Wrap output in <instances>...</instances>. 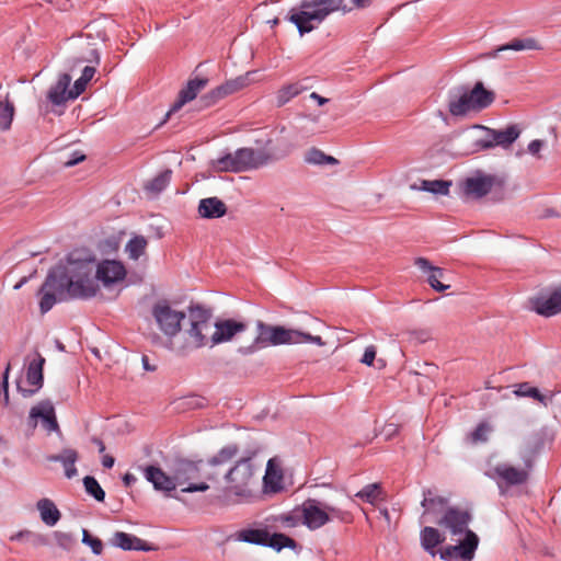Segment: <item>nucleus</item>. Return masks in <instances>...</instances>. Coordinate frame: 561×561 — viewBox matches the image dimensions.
<instances>
[{
	"label": "nucleus",
	"mask_w": 561,
	"mask_h": 561,
	"mask_svg": "<svg viewBox=\"0 0 561 561\" xmlns=\"http://www.w3.org/2000/svg\"><path fill=\"white\" fill-rule=\"evenodd\" d=\"M495 184L503 185V181L499 180L495 175H478L467 178L463 182V193L467 196L481 198L486 196Z\"/></svg>",
	"instance_id": "nucleus-15"
},
{
	"label": "nucleus",
	"mask_w": 561,
	"mask_h": 561,
	"mask_svg": "<svg viewBox=\"0 0 561 561\" xmlns=\"http://www.w3.org/2000/svg\"><path fill=\"white\" fill-rule=\"evenodd\" d=\"M288 548L295 551H300L302 547L290 536L283 534V549Z\"/></svg>",
	"instance_id": "nucleus-57"
},
{
	"label": "nucleus",
	"mask_w": 561,
	"mask_h": 561,
	"mask_svg": "<svg viewBox=\"0 0 561 561\" xmlns=\"http://www.w3.org/2000/svg\"><path fill=\"white\" fill-rule=\"evenodd\" d=\"M95 73V68L92 67V66H85L83 69H82V73H81V79L85 80L87 82H89Z\"/></svg>",
	"instance_id": "nucleus-62"
},
{
	"label": "nucleus",
	"mask_w": 561,
	"mask_h": 561,
	"mask_svg": "<svg viewBox=\"0 0 561 561\" xmlns=\"http://www.w3.org/2000/svg\"><path fill=\"white\" fill-rule=\"evenodd\" d=\"M207 78L190 79L186 85L180 90L176 101L167 112L165 118L161 124H163L173 113L180 111L186 103L193 101L197 96L199 91L207 85Z\"/></svg>",
	"instance_id": "nucleus-16"
},
{
	"label": "nucleus",
	"mask_w": 561,
	"mask_h": 561,
	"mask_svg": "<svg viewBox=\"0 0 561 561\" xmlns=\"http://www.w3.org/2000/svg\"><path fill=\"white\" fill-rule=\"evenodd\" d=\"M449 546L457 560L472 561L479 546V537L474 531L468 530L458 545Z\"/></svg>",
	"instance_id": "nucleus-20"
},
{
	"label": "nucleus",
	"mask_w": 561,
	"mask_h": 561,
	"mask_svg": "<svg viewBox=\"0 0 561 561\" xmlns=\"http://www.w3.org/2000/svg\"><path fill=\"white\" fill-rule=\"evenodd\" d=\"M37 420H41L42 426L48 433L55 432L61 434L54 404L50 400H42L32 407L28 413L27 425L34 430L37 426Z\"/></svg>",
	"instance_id": "nucleus-10"
},
{
	"label": "nucleus",
	"mask_w": 561,
	"mask_h": 561,
	"mask_svg": "<svg viewBox=\"0 0 561 561\" xmlns=\"http://www.w3.org/2000/svg\"><path fill=\"white\" fill-rule=\"evenodd\" d=\"M253 73L254 72H252V71H248L247 73L239 76L237 78L227 80L225 83L213 89L207 94H205L201 98L199 102L202 103V106L210 107V106L215 105L221 99L248 87L251 82V76Z\"/></svg>",
	"instance_id": "nucleus-9"
},
{
	"label": "nucleus",
	"mask_w": 561,
	"mask_h": 561,
	"mask_svg": "<svg viewBox=\"0 0 561 561\" xmlns=\"http://www.w3.org/2000/svg\"><path fill=\"white\" fill-rule=\"evenodd\" d=\"M89 54H90V58L78 59V64H81L83 61H95L96 64L100 62V55L96 49H90Z\"/></svg>",
	"instance_id": "nucleus-63"
},
{
	"label": "nucleus",
	"mask_w": 561,
	"mask_h": 561,
	"mask_svg": "<svg viewBox=\"0 0 561 561\" xmlns=\"http://www.w3.org/2000/svg\"><path fill=\"white\" fill-rule=\"evenodd\" d=\"M261 333L257 337V341L268 342L273 345L280 344V325H276L273 328H265L262 323H260Z\"/></svg>",
	"instance_id": "nucleus-41"
},
{
	"label": "nucleus",
	"mask_w": 561,
	"mask_h": 561,
	"mask_svg": "<svg viewBox=\"0 0 561 561\" xmlns=\"http://www.w3.org/2000/svg\"><path fill=\"white\" fill-rule=\"evenodd\" d=\"M486 431L488 426L484 423L479 424L470 434L472 442H485Z\"/></svg>",
	"instance_id": "nucleus-54"
},
{
	"label": "nucleus",
	"mask_w": 561,
	"mask_h": 561,
	"mask_svg": "<svg viewBox=\"0 0 561 561\" xmlns=\"http://www.w3.org/2000/svg\"><path fill=\"white\" fill-rule=\"evenodd\" d=\"M198 467L197 463L188 460H181L174 470V478L176 480V485H184L191 479L197 477Z\"/></svg>",
	"instance_id": "nucleus-32"
},
{
	"label": "nucleus",
	"mask_w": 561,
	"mask_h": 561,
	"mask_svg": "<svg viewBox=\"0 0 561 561\" xmlns=\"http://www.w3.org/2000/svg\"><path fill=\"white\" fill-rule=\"evenodd\" d=\"M325 511L328 512V516L332 519H337L342 523L350 524L353 522V515L348 511L341 510L336 506H333L327 502H324Z\"/></svg>",
	"instance_id": "nucleus-45"
},
{
	"label": "nucleus",
	"mask_w": 561,
	"mask_h": 561,
	"mask_svg": "<svg viewBox=\"0 0 561 561\" xmlns=\"http://www.w3.org/2000/svg\"><path fill=\"white\" fill-rule=\"evenodd\" d=\"M451 185L450 181L445 180H424L422 182V190L433 193V194H440V195H447L449 193V187Z\"/></svg>",
	"instance_id": "nucleus-40"
},
{
	"label": "nucleus",
	"mask_w": 561,
	"mask_h": 561,
	"mask_svg": "<svg viewBox=\"0 0 561 561\" xmlns=\"http://www.w3.org/2000/svg\"><path fill=\"white\" fill-rule=\"evenodd\" d=\"M197 211L202 218L217 219L227 214V206L218 197H207L199 201Z\"/></svg>",
	"instance_id": "nucleus-26"
},
{
	"label": "nucleus",
	"mask_w": 561,
	"mask_h": 561,
	"mask_svg": "<svg viewBox=\"0 0 561 561\" xmlns=\"http://www.w3.org/2000/svg\"><path fill=\"white\" fill-rule=\"evenodd\" d=\"M525 50V49H541V46L538 44L537 39L533 37L527 38H514L510 43L501 46L497 50Z\"/></svg>",
	"instance_id": "nucleus-38"
},
{
	"label": "nucleus",
	"mask_w": 561,
	"mask_h": 561,
	"mask_svg": "<svg viewBox=\"0 0 561 561\" xmlns=\"http://www.w3.org/2000/svg\"><path fill=\"white\" fill-rule=\"evenodd\" d=\"M25 362L27 365L26 382L27 385L32 386V388H23L20 382L16 383V388L24 398H28L34 396L43 387V367L45 364V358L38 352H35L33 357L31 358L27 356Z\"/></svg>",
	"instance_id": "nucleus-11"
},
{
	"label": "nucleus",
	"mask_w": 561,
	"mask_h": 561,
	"mask_svg": "<svg viewBox=\"0 0 561 561\" xmlns=\"http://www.w3.org/2000/svg\"><path fill=\"white\" fill-rule=\"evenodd\" d=\"M10 540L11 541L27 540V541H32L34 545H45L46 543V539H45L44 536L38 535V534H34V533H32L31 530H27V529L20 530L18 533L13 534L10 537Z\"/></svg>",
	"instance_id": "nucleus-46"
},
{
	"label": "nucleus",
	"mask_w": 561,
	"mask_h": 561,
	"mask_svg": "<svg viewBox=\"0 0 561 561\" xmlns=\"http://www.w3.org/2000/svg\"><path fill=\"white\" fill-rule=\"evenodd\" d=\"M383 494L380 483H370L365 485L360 491L356 493V497L364 502L375 505L378 500H381Z\"/></svg>",
	"instance_id": "nucleus-36"
},
{
	"label": "nucleus",
	"mask_w": 561,
	"mask_h": 561,
	"mask_svg": "<svg viewBox=\"0 0 561 561\" xmlns=\"http://www.w3.org/2000/svg\"><path fill=\"white\" fill-rule=\"evenodd\" d=\"M267 154L253 148H240L234 152H228L211 161V167L217 172H244L257 169L267 162Z\"/></svg>",
	"instance_id": "nucleus-6"
},
{
	"label": "nucleus",
	"mask_w": 561,
	"mask_h": 561,
	"mask_svg": "<svg viewBox=\"0 0 561 561\" xmlns=\"http://www.w3.org/2000/svg\"><path fill=\"white\" fill-rule=\"evenodd\" d=\"M439 557L444 561H457V559L455 558V556L451 551L450 546H446L445 548L440 549Z\"/></svg>",
	"instance_id": "nucleus-59"
},
{
	"label": "nucleus",
	"mask_w": 561,
	"mask_h": 561,
	"mask_svg": "<svg viewBox=\"0 0 561 561\" xmlns=\"http://www.w3.org/2000/svg\"><path fill=\"white\" fill-rule=\"evenodd\" d=\"M448 499L436 495L432 489L423 490V500L421 501V506L424 508L421 518H424L426 515L437 516L439 514H444L445 510L448 507Z\"/></svg>",
	"instance_id": "nucleus-21"
},
{
	"label": "nucleus",
	"mask_w": 561,
	"mask_h": 561,
	"mask_svg": "<svg viewBox=\"0 0 561 561\" xmlns=\"http://www.w3.org/2000/svg\"><path fill=\"white\" fill-rule=\"evenodd\" d=\"M305 161L309 164H317V165H323V164H339V160L335 159L332 156L325 154L322 150L312 147L310 148L305 156Z\"/></svg>",
	"instance_id": "nucleus-34"
},
{
	"label": "nucleus",
	"mask_w": 561,
	"mask_h": 561,
	"mask_svg": "<svg viewBox=\"0 0 561 561\" xmlns=\"http://www.w3.org/2000/svg\"><path fill=\"white\" fill-rule=\"evenodd\" d=\"M83 485L85 492L91 495L98 502H103L105 499V492L101 488L98 480L92 476H87L83 478Z\"/></svg>",
	"instance_id": "nucleus-39"
},
{
	"label": "nucleus",
	"mask_w": 561,
	"mask_h": 561,
	"mask_svg": "<svg viewBox=\"0 0 561 561\" xmlns=\"http://www.w3.org/2000/svg\"><path fill=\"white\" fill-rule=\"evenodd\" d=\"M545 442L541 437H534L526 443L525 455L523 456L524 463L527 469L533 467L534 458L543 448Z\"/></svg>",
	"instance_id": "nucleus-37"
},
{
	"label": "nucleus",
	"mask_w": 561,
	"mask_h": 561,
	"mask_svg": "<svg viewBox=\"0 0 561 561\" xmlns=\"http://www.w3.org/2000/svg\"><path fill=\"white\" fill-rule=\"evenodd\" d=\"M172 171L167 169L145 184V190L154 194L161 193L170 184Z\"/></svg>",
	"instance_id": "nucleus-33"
},
{
	"label": "nucleus",
	"mask_w": 561,
	"mask_h": 561,
	"mask_svg": "<svg viewBox=\"0 0 561 561\" xmlns=\"http://www.w3.org/2000/svg\"><path fill=\"white\" fill-rule=\"evenodd\" d=\"M9 370H10V365L7 366L4 373H3V377H2V382H1V391H2V394H3V405L4 407H8L9 405V381H8V378H9Z\"/></svg>",
	"instance_id": "nucleus-53"
},
{
	"label": "nucleus",
	"mask_w": 561,
	"mask_h": 561,
	"mask_svg": "<svg viewBox=\"0 0 561 561\" xmlns=\"http://www.w3.org/2000/svg\"><path fill=\"white\" fill-rule=\"evenodd\" d=\"M517 396L529 397L546 404V397L536 387H531L529 382H522L518 385V389L515 391Z\"/></svg>",
	"instance_id": "nucleus-44"
},
{
	"label": "nucleus",
	"mask_w": 561,
	"mask_h": 561,
	"mask_svg": "<svg viewBox=\"0 0 561 561\" xmlns=\"http://www.w3.org/2000/svg\"><path fill=\"white\" fill-rule=\"evenodd\" d=\"M471 520L472 515L468 510H462L458 506H448L436 524L447 528L453 536H466V533L470 530L468 526Z\"/></svg>",
	"instance_id": "nucleus-13"
},
{
	"label": "nucleus",
	"mask_w": 561,
	"mask_h": 561,
	"mask_svg": "<svg viewBox=\"0 0 561 561\" xmlns=\"http://www.w3.org/2000/svg\"><path fill=\"white\" fill-rule=\"evenodd\" d=\"M208 489H209V485L206 482L188 483L186 486L182 488L181 492H184V493L205 492Z\"/></svg>",
	"instance_id": "nucleus-56"
},
{
	"label": "nucleus",
	"mask_w": 561,
	"mask_h": 561,
	"mask_svg": "<svg viewBox=\"0 0 561 561\" xmlns=\"http://www.w3.org/2000/svg\"><path fill=\"white\" fill-rule=\"evenodd\" d=\"M244 329L245 325L243 323L233 320L215 322V330L210 334V346L231 340L236 333Z\"/></svg>",
	"instance_id": "nucleus-19"
},
{
	"label": "nucleus",
	"mask_w": 561,
	"mask_h": 561,
	"mask_svg": "<svg viewBox=\"0 0 561 561\" xmlns=\"http://www.w3.org/2000/svg\"><path fill=\"white\" fill-rule=\"evenodd\" d=\"M262 447L259 443H252L241 453L239 459L227 470L224 478L229 484V490L236 496L250 497L251 486L255 483V476L261 471Z\"/></svg>",
	"instance_id": "nucleus-2"
},
{
	"label": "nucleus",
	"mask_w": 561,
	"mask_h": 561,
	"mask_svg": "<svg viewBox=\"0 0 561 561\" xmlns=\"http://www.w3.org/2000/svg\"><path fill=\"white\" fill-rule=\"evenodd\" d=\"M239 451L240 449L237 444H228L210 457L207 460V465L211 468L226 466L239 454Z\"/></svg>",
	"instance_id": "nucleus-31"
},
{
	"label": "nucleus",
	"mask_w": 561,
	"mask_h": 561,
	"mask_svg": "<svg viewBox=\"0 0 561 561\" xmlns=\"http://www.w3.org/2000/svg\"><path fill=\"white\" fill-rule=\"evenodd\" d=\"M151 313L159 329L169 337H174L181 331V322L185 319V313L174 310L168 300L156 302Z\"/></svg>",
	"instance_id": "nucleus-8"
},
{
	"label": "nucleus",
	"mask_w": 561,
	"mask_h": 561,
	"mask_svg": "<svg viewBox=\"0 0 561 561\" xmlns=\"http://www.w3.org/2000/svg\"><path fill=\"white\" fill-rule=\"evenodd\" d=\"M306 332L283 327V344L306 343Z\"/></svg>",
	"instance_id": "nucleus-47"
},
{
	"label": "nucleus",
	"mask_w": 561,
	"mask_h": 561,
	"mask_svg": "<svg viewBox=\"0 0 561 561\" xmlns=\"http://www.w3.org/2000/svg\"><path fill=\"white\" fill-rule=\"evenodd\" d=\"M85 159L84 154H79L78 152H73L71 158H69L66 162V167H72L78 164L79 162L83 161Z\"/></svg>",
	"instance_id": "nucleus-61"
},
{
	"label": "nucleus",
	"mask_w": 561,
	"mask_h": 561,
	"mask_svg": "<svg viewBox=\"0 0 561 561\" xmlns=\"http://www.w3.org/2000/svg\"><path fill=\"white\" fill-rule=\"evenodd\" d=\"M414 265H416L422 271L430 273L427 283L434 290L443 293L450 287L449 285H445L439 280L444 276V270L442 267L434 266L426 257H416L414 260Z\"/></svg>",
	"instance_id": "nucleus-22"
},
{
	"label": "nucleus",
	"mask_w": 561,
	"mask_h": 561,
	"mask_svg": "<svg viewBox=\"0 0 561 561\" xmlns=\"http://www.w3.org/2000/svg\"><path fill=\"white\" fill-rule=\"evenodd\" d=\"M125 276V266L118 261H102L94 271V260H73L69 256L67 265L58 264L49 270L39 287V311L45 314L57 302L92 298L99 291L98 280L107 287Z\"/></svg>",
	"instance_id": "nucleus-1"
},
{
	"label": "nucleus",
	"mask_w": 561,
	"mask_h": 561,
	"mask_svg": "<svg viewBox=\"0 0 561 561\" xmlns=\"http://www.w3.org/2000/svg\"><path fill=\"white\" fill-rule=\"evenodd\" d=\"M280 491V469L278 468V458H271L266 463L265 474L263 477V492L277 493Z\"/></svg>",
	"instance_id": "nucleus-27"
},
{
	"label": "nucleus",
	"mask_w": 561,
	"mask_h": 561,
	"mask_svg": "<svg viewBox=\"0 0 561 561\" xmlns=\"http://www.w3.org/2000/svg\"><path fill=\"white\" fill-rule=\"evenodd\" d=\"M323 506L324 502L318 499L308 497L302 502V517L309 530H317L331 522Z\"/></svg>",
	"instance_id": "nucleus-14"
},
{
	"label": "nucleus",
	"mask_w": 561,
	"mask_h": 561,
	"mask_svg": "<svg viewBox=\"0 0 561 561\" xmlns=\"http://www.w3.org/2000/svg\"><path fill=\"white\" fill-rule=\"evenodd\" d=\"M184 404L190 409H202L207 405V399L198 394H192L184 399Z\"/></svg>",
	"instance_id": "nucleus-50"
},
{
	"label": "nucleus",
	"mask_w": 561,
	"mask_h": 561,
	"mask_svg": "<svg viewBox=\"0 0 561 561\" xmlns=\"http://www.w3.org/2000/svg\"><path fill=\"white\" fill-rule=\"evenodd\" d=\"M147 244L144 236H135L126 243L125 251L130 260L137 261L145 253Z\"/></svg>",
	"instance_id": "nucleus-35"
},
{
	"label": "nucleus",
	"mask_w": 561,
	"mask_h": 561,
	"mask_svg": "<svg viewBox=\"0 0 561 561\" xmlns=\"http://www.w3.org/2000/svg\"><path fill=\"white\" fill-rule=\"evenodd\" d=\"M145 478L152 483L157 491H162L167 496L180 500L176 494H173L178 486L174 476L170 477L165 474L159 467L148 466L145 469Z\"/></svg>",
	"instance_id": "nucleus-17"
},
{
	"label": "nucleus",
	"mask_w": 561,
	"mask_h": 561,
	"mask_svg": "<svg viewBox=\"0 0 561 561\" xmlns=\"http://www.w3.org/2000/svg\"><path fill=\"white\" fill-rule=\"evenodd\" d=\"M111 543L114 547H117L124 551H154L157 550V547L152 543H149L141 538L124 533V531H116L114 533Z\"/></svg>",
	"instance_id": "nucleus-18"
},
{
	"label": "nucleus",
	"mask_w": 561,
	"mask_h": 561,
	"mask_svg": "<svg viewBox=\"0 0 561 561\" xmlns=\"http://www.w3.org/2000/svg\"><path fill=\"white\" fill-rule=\"evenodd\" d=\"M495 100V93L485 89L481 81L472 89L468 85H457L448 92V111L451 116H465L469 112H480L489 107Z\"/></svg>",
	"instance_id": "nucleus-3"
},
{
	"label": "nucleus",
	"mask_w": 561,
	"mask_h": 561,
	"mask_svg": "<svg viewBox=\"0 0 561 561\" xmlns=\"http://www.w3.org/2000/svg\"><path fill=\"white\" fill-rule=\"evenodd\" d=\"M422 548L431 556H435V548L445 540L438 529L425 526L420 534Z\"/></svg>",
	"instance_id": "nucleus-29"
},
{
	"label": "nucleus",
	"mask_w": 561,
	"mask_h": 561,
	"mask_svg": "<svg viewBox=\"0 0 561 561\" xmlns=\"http://www.w3.org/2000/svg\"><path fill=\"white\" fill-rule=\"evenodd\" d=\"M14 107L9 102L0 101V129L7 130L10 128L13 121Z\"/></svg>",
	"instance_id": "nucleus-43"
},
{
	"label": "nucleus",
	"mask_w": 561,
	"mask_h": 561,
	"mask_svg": "<svg viewBox=\"0 0 561 561\" xmlns=\"http://www.w3.org/2000/svg\"><path fill=\"white\" fill-rule=\"evenodd\" d=\"M82 542L89 546L95 556H100L103 551L102 540L92 536L87 529L82 530Z\"/></svg>",
	"instance_id": "nucleus-49"
},
{
	"label": "nucleus",
	"mask_w": 561,
	"mask_h": 561,
	"mask_svg": "<svg viewBox=\"0 0 561 561\" xmlns=\"http://www.w3.org/2000/svg\"><path fill=\"white\" fill-rule=\"evenodd\" d=\"M545 145V141L541 140V139H534L531 140L529 144H528V151L536 156L539 153V151L541 150V148L543 147Z\"/></svg>",
	"instance_id": "nucleus-58"
},
{
	"label": "nucleus",
	"mask_w": 561,
	"mask_h": 561,
	"mask_svg": "<svg viewBox=\"0 0 561 561\" xmlns=\"http://www.w3.org/2000/svg\"><path fill=\"white\" fill-rule=\"evenodd\" d=\"M293 486L294 480H293V472L290 470L283 468V492L286 491V486Z\"/></svg>",
	"instance_id": "nucleus-60"
},
{
	"label": "nucleus",
	"mask_w": 561,
	"mask_h": 561,
	"mask_svg": "<svg viewBox=\"0 0 561 561\" xmlns=\"http://www.w3.org/2000/svg\"><path fill=\"white\" fill-rule=\"evenodd\" d=\"M79 459V454L73 448H64L57 455H48L46 460L49 462H60L65 470V476L72 479L78 474L76 462Z\"/></svg>",
	"instance_id": "nucleus-23"
},
{
	"label": "nucleus",
	"mask_w": 561,
	"mask_h": 561,
	"mask_svg": "<svg viewBox=\"0 0 561 561\" xmlns=\"http://www.w3.org/2000/svg\"><path fill=\"white\" fill-rule=\"evenodd\" d=\"M70 82V75L61 73L57 82L49 88L47 100L56 106L64 105L68 100H71L68 98Z\"/></svg>",
	"instance_id": "nucleus-25"
},
{
	"label": "nucleus",
	"mask_w": 561,
	"mask_h": 561,
	"mask_svg": "<svg viewBox=\"0 0 561 561\" xmlns=\"http://www.w3.org/2000/svg\"><path fill=\"white\" fill-rule=\"evenodd\" d=\"M376 346L369 345L365 348L364 355L360 359V363L371 366L374 364V360L376 358Z\"/></svg>",
	"instance_id": "nucleus-55"
},
{
	"label": "nucleus",
	"mask_w": 561,
	"mask_h": 561,
	"mask_svg": "<svg viewBox=\"0 0 561 561\" xmlns=\"http://www.w3.org/2000/svg\"><path fill=\"white\" fill-rule=\"evenodd\" d=\"M188 316L191 328L187 333L195 346L203 347L208 343L210 344V332L215 329V323L211 321V310L201 305H191L188 307Z\"/></svg>",
	"instance_id": "nucleus-7"
},
{
	"label": "nucleus",
	"mask_w": 561,
	"mask_h": 561,
	"mask_svg": "<svg viewBox=\"0 0 561 561\" xmlns=\"http://www.w3.org/2000/svg\"><path fill=\"white\" fill-rule=\"evenodd\" d=\"M534 310L543 317H551L561 312V289H556L548 298H536Z\"/></svg>",
	"instance_id": "nucleus-24"
},
{
	"label": "nucleus",
	"mask_w": 561,
	"mask_h": 561,
	"mask_svg": "<svg viewBox=\"0 0 561 561\" xmlns=\"http://www.w3.org/2000/svg\"><path fill=\"white\" fill-rule=\"evenodd\" d=\"M306 343H312L319 346H323L325 344L320 335H311L309 333H307Z\"/></svg>",
	"instance_id": "nucleus-64"
},
{
	"label": "nucleus",
	"mask_w": 561,
	"mask_h": 561,
	"mask_svg": "<svg viewBox=\"0 0 561 561\" xmlns=\"http://www.w3.org/2000/svg\"><path fill=\"white\" fill-rule=\"evenodd\" d=\"M494 474L505 481L507 485H519L527 481L528 471L517 469L508 465H497L494 468Z\"/></svg>",
	"instance_id": "nucleus-28"
},
{
	"label": "nucleus",
	"mask_w": 561,
	"mask_h": 561,
	"mask_svg": "<svg viewBox=\"0 0 561 561\" xmlns=\"http://www.w3.org/2000/svg\"><path fill=\"white\" fill-rule=\"evenodd\" d=\"M54 536L57 545L65 550H69L73 545V537L70 534L55 531Z\"/></svg>",
	"instance_id": "nucleus-51"
},
{
	"label": "nucleus",
	"mask_w": 561,
	"mask_h": 561,
	"mask_svg": "<svg viewBox=\"0 0 561 561\" xmlns=\"http://www.w3.org/2000/svg\"><path fill=\"white\" fill-rule=\"evenodd\" d=\"M280 518L271 516L263 522L255 523L254 527L242 528L234 534V539L250 545L268 547L280 552Z\"/></svg>",
	"instance_id": "nucleus-5"
},
{
	"label": "nucleus",
	"mask_w": 561,
	"mask_h": 561,
	"mask_svg": "<svg viewBox=\"0 0 561 561\" xmlns=\"http://www.w3.org/2000/svg\"><path fill=\"white\" fill-rule=\"evenodd\" d=\"M283 524H285L287 527H296L298 525L305 526V520L302 517V503L294 507L287 514H283Z\"/></svg>",
	"instance_id": "nucleus-42"
},
{
	"label": "nucleus",
	"mask_w": 561,
	"mask_h": 561,
	"mask_svg": "<svg viewBox=\"0 0 561 561\" xmlns=\"http://www.w3.org/2000/svg\"><path fill=\"white\" fill-rule=\"evenodd\" d=\"M344 0H302L299 11H291L288 20L302 36L312 32L331 13L342 9Z\"/></svg>",
	"instance_id": "nucleus-4"
},
{
	"label": "nucleus",
	"mask_w": 561,
	"mask_h": 561,
	"mask_svg": "<svg viewBox=\"0 0 561 561\" xmlns=\"http://www.w3.org/2000/svg\"><path fill=\"white\" fill-rule=\"evenodd\" d=\"M42 522L47 526H55L60 519V512L49 499H42L36 504Z\"/></svg>",
	"instance_id": "nucleus-30"
},
{
	"label": "nucleus",
	"mask_w": 561,
	"mask_h": 561,
	"mask_svg": "<svg viewBox=\"0 0 561 561\" xmlns=\"http://www.w3.org/2000/svg\"><path fill=\"white\" fill-rule=\"evenodd\" d=\"M307 89L301 82L283 85V105Z\"/></svg>",
	"instance_id": "nucleus-48"
},
{
	"label": "nucleus",
	"mask_w": 561,
	"mask_h": 561,
	"mask_svg": "<svg viewBox=\"0 0 561 561\" xmlns=\"http://www.w3.org/2000/svg\"><path fill=\"white\" fill-rule=\"evenodd\" d=\"M88 82L81 78L77 79L73 83L72 89H69L68 98L71 100L77 99L81 93L84 92Z\"/></svg>",
	"instance_id": "nucleus-52"
},
{
	"label": "nucleus",
	"mask_w": 561,
	"mask_h": 561,
	"mask_svg": "<svg viewBox=\"0 0 561 561\" xmlns=\"http://www.w3.org/2000/svg\"><path fill=\"white\" fill-rule=\"evenodd\" d=\"M477 127L485 130L491 136V139H478L474 142L476 151L488 150L495 146L508 148L513 142H515L520 134V130L516 125H510L503 130H496L480 125Z\"/></svg>",
	"instance_id": "nucleus-12"
}]
</instances>
